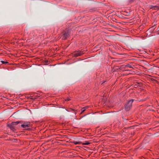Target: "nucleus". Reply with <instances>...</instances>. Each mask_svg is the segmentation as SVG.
Returning <instances> with one entry per match:
<instances>
[{"instance_id":"obj_1","label":"nucleus","mask_w":159,"mask_h":159,"mask_svg":"<svg viewBox=\"0 0 159 159\" xmlns=\"http://www.w3.org/2000/svg\"><path fill=\"white\" fill-rule=\"evenodd\" d=\"M134 100L131 99L129 100L125 105V109L126 111H128L130 110L132 106V104Z\"/></svg>"},{"instance_id":"obj_2","label":"nucleus","mask_w":159,"mask_h":159,"mask_svg":"<svg viewBox=\"0 0 159 159\" xmlns=\"http://www.w3.org/2000/svg\"><path fill=\"white\" fill-rule=\"evenodd\" d=\"M20 122V121L12 122L11 124L8 125V126L10 129L13 131L15 132L16 130V126Z\"/></svg>"},{"instance_id":"obj_3","label":"nucleus","mask_w":159,"mask_h":159,"mask_svg":"<svg viewBox=\"0 0 159 159\" xmlns=\"http://www.w3.org/2000/svg\"><path fill=\"white\" fill-rule=\"evenodd\" d=\"M30 122H25L22 124L21 126L23 128L29 127H30Z\"/></svg>"},{"instance_id":"obj_4","label":"nucleus","mask_w":159,"mask_h":159,"mask_svg":"<svg viewBox=\"0 0 159 159\" xmlns=\"http://www.w3.org/2000/svg\"><path fill=\"white\" fill-rule=\"evenodd\" d=\"M84 53L83 52L78 51L75 52L74 54V55L76 57H78L84 54Z\"/></svg>"},{"instance_id":"obj_5","label":"nucleus","mask_w":159,"mask_h":159,"mask_svg":"<svg viewBox=\"0 0 159 159\" xmlns=\"http://www.w3.org/2000/svg\"><path fill=\"white\" fill-rule=\"evenodd\" d=\"M69 36V32L68 31L66 33H65L63 34V36L62 37V39H66Z\"/></svg>"},{"instance_id":"obj_6","label":"nucleus","mask_w":159,"mask_h":159,"mask_svg":"<svg viewBox=\"0 0 159 159\" xmlns=\"http://www.w3.org/2000/svg\"><path fill=\"white\" fill-rule=\"evenodd\" d=\"M76 140L78 141H74L73 142L76 145L81 143V142L80 141L82 140V139H77Z\"/></svg>"},{"instance_id":"obj_7","label":"nucleus","mask_w":159,"mask_h":159,"mask_svg":"<svg viewBox=\"0 0 159 159\" xmlns=\"http://www.w3.org/2000/svg\"><path fill=\"white\" fill-rule=\"evenodd\" d=\"M88 108V107H84L82 108L81 109V113H82L83 112H84L86 109Z\"/></svg>"},{"instance_id":"obj_8","label":"nucleus","mask_w":159,"mask_h":159,"mask_svg":"<svg viewBox=\"0 0 159 159\" xmlns=\"http://www.w3.org/2000/svg\"><path fill=\"white\" fill-rule=\"evenodd\" d=\"M151 9H156L157 8V6H152L151 7H150Z\"/></svg>"},{"instance_id":"obj_9","label":"nucleus","mask_w":159,"mask_h":159,"mask_svg":"<svg viewBox=\"0 0 159 159\" xmlns=\"http://www.w3.org/2000/svg\"><path fill=\"white\" fill-rule=\"evenodd\" d=\"M90 144V143L88 141H86L85 143H83V144L84 145H88Z\"/></svg>"},{"instance_id":"obj_10","label":"nucleus","mask_w":159,"mask_h":159,"mask_svg":"<svg viewBox=\"0 0 159 159\" xmlns=\"http://www.w3.org/2000/svg\"><path fill=\"white\" fill-rule=\"evenodd\" d=\"M2 63V64H6V63H8V62L7 61H1Z\"/></svg>"},{"instance_id":"obj_11","label":"nucleus","mask_w":159,"mask_h":159,"mask_svg":"<svg viewBox=\"0 0 159 159\" xmlns=\"http://www.w3.org/2000/svg\"><path fill=\"white\" fill-rule=\"evenodd\" d=\"M16 113H14V114H13L12 115V116H13V117H14L15 118H16V116H16Z\"/></svg>"},{"instance_id":"obj_12","label":"nucleus","mask_w":159,"mask_h":159,"mask_svg":"<svg viewBox=\"0 0 159 159\" xmlns=\"http://www.w3.org/2000/svg\"><path fill=\"white\" fill-rule=\"evenodd\" d=\"M70 99L69 98H67L66 99V101H69L70 100Z\"/></svg>"}]
</instances>
